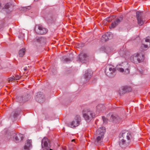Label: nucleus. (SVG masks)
<instances>
[{"label": "nucleus", "instance_id": "nucleus-1", "mask_svg": "<svg viewBox=\"0 0 150 150\" xmlns=\"http://www.w3.org/2000/svg\"><path fill=\"white\" fill-rule=\"evenodd\" d=\"M131 136L130 133L125 130H123L119 135V145L122 148H125L127 145L126 139L129 140Z\"/></svg>", "mask_w": 150, "mask_h": 150}, {"label": "nucleus", "instance_id": "nucleus-2", "mask_svg": "<svg viewBox=\"0 0 150 150\" xmlns=\"http://www.w3.org/2000/svg\"><path fill=\"white\" fill-rule=\"evenodd\" d=\"M105 131V128L104 127H100L96 131L95 133V136L96 138L95 141V142L96 143L100 144L103 142Z\"/></svg>", "mask_w": 150, "mask_h": 150}, {"label": "nucleus", "instance_id": "nucleus-3", "mask_svg": "<svg viewBox=\"0 0 150 150\" xmlns=\"http://www.w3.org/2000/svg\"><path fill=\"white\" fill-rule=\"evenodd\" d=\"M83 115L87 122H90L95 116V114L90 109H86L83 111Z\"/></svg>", "mask_w": 150, "mask_h": 150}, {"label": "nucleus", "instance_id": "nucleus-4", "mask_svg": "<svg viewBox=\"0 0 150 150\" xmlns=\"http://www.w3.org/2000/svg\"><path fill=\"white\" fill-rule=\"evenodd\" d=\"M116 69L114 67L111 65H108L105 69L106 75L109 77H114L116 75Z\"/></svg>", "mask_w": 150, "mask_h": 150}, {"label": "nucleus", "instance_id": "nucleus-5", "mask_svg": "<svg viewBox=\"0 0 150 150\" xmlns=\"http://www.w3.org/2000/svg\"><path fill=\"white\" fill-rule=\"evenodd\" d=\"M81 121V117L79 115H76L74 120L69 124V126L71 128L75 127L78 126Z\"/></svg>", "mask_w": 150, "mask_h": 150}, {"label": "nucleus", "instance_id": "nucleus-6", "mask_svg": "<svg viewBox=\"0 0 150 150\" xmlns=\"http://www.w3.org/2000/svg\"><path fill=\"white\" fill-rule=\"evenodd\" d=\"M35 30L37 34L40 35L45 34L47 31V29L43 28L40 25H36L35 27Z\"/></svg>", "mask_w": 150, "mask_h": 150}, {"label": "nucleus", "instance_id": "nucleus-7", "mask_svg": "<svg viewBox=\"0 0 150 150\" xmlns=\"http://www.w3.org/2000/svg\"><path fill=\"white\" fill-rule=\"evenodd\" d=\"M49 141L47 138L44 137L42 140V147L43 150H53L50 149V146L49 145Z\"/></svg>", "mask_w": 150, "mask_h": 150}, {"label": "nucleus", "instance_id": "nucleus-8", "mask_svg": "<svg viewBox=\"0 0 150 150\" xmlns=\"http://www.w3.org/2000/svg\"><path fill=\"white\" fill-rule=\"evenodd\" d=\"M136 17L138 21V24L140 25H142L144 23L145 19L143 16V13L139 11L136 12Z\"/></svg>", "mask_w": 150, "mask_h": 150}, {"label": "nucleus", "instance_id": "nucleus-9", "mask_svg": "<svg viewBox=\"0 0 150 150\" xmlns=\"http://www.w3.org/2000/svg\"><path fill=\"white\" fill-rule=\"evenodd\" d=\"M130 59L132 62L135 64L140 62L141 60L140 55L138 53L134 54L131 57Z\"/></svg>", "mask_w": 150, "mask_h": 150}, {"label": "nucleus", "instance_id": "nucleus-10", "mask_svg": "<svg viewBox=\"0 0 150 150\" xmlns=\"http://www.w3.org/2000/svg\"><path fill=\"white\" fill-rule=\"evenodd\" d=\"M131 90V88L130 87L128 86H122L120 89L119 91V93L120 95H122L126 93H128L130 92Z\"/></svg>", "mask_w": 150, "mask_h": 150}, {"label": "nucleus", "instance_id": "nucleus-11", "mask_svg": "<svg viewBox=\"0 0 150 150\" xmlns=\"http://www.w3.org/2000/svg\"><path fill=\"white\" fill-rule=\"evenodd\" d=\"M113 37V34L111 33L110 32H107L102 35L101 38V40L102 42H105L109 39H112Z\"/></svg>", "mask_w": 150, "mask_h": 150}, {"label": "nucleus", "instance_id": "nucleus-12", "mask_svg": "<svg viewBox=\"0 0 150 150\" xmlns=\"http://www.w3.org/2000/svg\"><path fill=\"white\" fill-rule=\"evenodd\" d=\"M35 99L38 102L42 103L45 100V96L42 92H38L35 97Z\"/></svg>", "mask_w": 150, "mask_h": 150}, {"label": "nucleus", "instance_id": "nucleus-13", "mask_svg": "<svg viewBox=\"0 0 150 150\" xmlns=\"http://www.w3.org/2000/svg\"><path fill=\"white\" fill-rule=\"evenodd\" d=\"M123 18V16L122 15L117 18L115 21L112 23L111 27L112 28H114L122 20Z\"/></svg>", "mask_w": 150, "mask_h": 150}, {"label": "nucleus", "instance_id": "nucleus-14", "mask_svg": "<svg viewBox=\"0 0 150 150\" xmlns=\"http://www.w3.org/2000/svg\"><path fill=\"white\" fill-rule=\"evenodd\" d=\"M145 42H148V43L146 44H142L140 48V50L141 51L146 50L150 46V42L149 39H145Z\"/></svg>", "mask_w": 150, "mask_h": 150}, {"label": "nucleus", "instance_id": "nucleus-15", "mask_svg": "<svg viewBox=\"0 0 150 150\" xmlns=\"http://www.w3.org/2000/svg\"><path fill=\"white\" fill-rule=\"evenodd\" d=\"M88 59L87 55L84 53H81L79 56V60L82 63H85Z\"/></svg>", "mask_w": 150, "mask_h": 150}, {"label": "nucleus", "instance_id": "nucleus-16", "mask_svg": "<svg viewBox=\"0 0 150 150\" xmlns=\"http://www.w3.org/2000/svg\"><path fill=\"white\" fill-rule=\"evenodd\" d=\"M92 71L90 69L87 70L84 75V78L86 80L89 79L92 76Z\"/></svg>", "mask_w": 150, "mask_h": 150}, {"label": "nucleus", "instance_id": "nucleus-17", "mask_svg": "<svg viewBox=\"0 0 150 150\" xmlns=\"http://www.w3.org/2000/svg\"><path fill=\"white\" fill-rule=\"evenodd\" d=\"M31 140H28L25 143V146L24 148V150H29L30 148L32 146Z\"/></svg>", "mask_w": 150, "mask_h": 150}, {"label": "nucleus", "instance_id": "nucleus-18", "mask_svg": "<svg viewBox=\"0 0 150 150\" xmlns=\"http://www.w3.org/2000/svg\"><path fill=\"white\" fill-rule=\"evenodd\" d=\"M14 138L15 140L17 142L21 141L23 139V135L21 134H15L14 136Z\"/></svg>", "mask_w": 150, "mask_h": 150}, {"label": "nucleus", "instance_id": "nucleus-19", "mask_svg": "<svg viewBox=\"0 0 150 150\" xmlns=\"http://www.w3.org/2000/svg\"><path fill=\"white\" fill-rule=\"evenodd\" d=\"M108 118H110V120L112 121H115L118 119V117L115 115L109 113L107 115Z\"/></svg>", "mask_w": 150, "mask_h": 150}, {"label": "nucleus", "instance_id": "nucleus-20", "mask_svg": "<svg viewBox=\"0 0 150 150\" xmlns=\"http://www.w3.org/2000/svg\"><path fill=\"white\" fill-rule=\"evenodd\" d=\"M105 109L104 106L102 104L98 105L96 106V110L99 112H102Z\"/></svg>", "mask_w": 150, "mask_h": 150}, {"label": "nucleus", "instance_id": "nucleus-21", "mask_svg": "<svg viewBox=\"0 0 150 150\" xmlns=\"http://www.w3.org/2000/svg\"><path fill=\"white\" fill-rule=\"evenodd\" d=\"M35 40V41H37L40 44L43 43H45V39L42 37H37Z\"/></svg>", "mask_w": 150, "mask_h": 150}, {"label": "nucleus", "instance_id": "nucleus-22", "mask_svg": "<svg viewBox=\"0 0 150 150\" xmlns=\"http://www.w3.org/2000/svg\"><path fill=\"white\" fill-rule=\"evenodd\" d=\"M124 69V74H128L129 73V65L127 62H125V67Z\"/></svg>", "mask_w": 150, "mask_h": 150}, {"label": "nucleus", "instance_id": "nucleus-23", "mask_svg": "<svg viewBox=\"0 0 150 150\" xmlns=\"http://www.w3.org/2000/svg\"><path fill=\"white\" fill-rule=\"evenodd\" d=\"M13 6L11 4L8 3L4 6V8L5 9H8V11H11L12 10Z\"/></svg>", "mask_w": 150, "mask_h": 150}, {"label": "nucleus", "instance_id": "nucleus-24", "mask_svg": "<svg viewBox=\"0 0 150 150\" xmlns=\"http://www.w3.org/2000/svg\"><path fill=\"white\" fill-rule=\"evenodd\" d=\"M24 102L28 101L30 98V96L27 93H25L23 96Z\"/></svg>", "mask_w": 150, "mask_h": 150}, {"label": "nucleus", "instance_id": "nucleus-25", "mask_svg": "<svg viewBox=\"0 0 150 150\" xmlns=\"http://www.w3.org/2000/svg\"><path fill=\"white\" fill-rule=\"evenodd\" d=\"M25 49L24 48H22L18 52L19 56L21 57H23L25 54Z\"/></svg>", "mask_w": 150, "mask_h": 150}, {"label": "nucleus", "instance_id": "nucleus-26", "mask_svg": "<svg viewBox=\"0 0 150 150\" xmlns=\"http://www.w3.org/2000/svg\"><path fill=\"white\" fill-rule=\"evenodd\" d=\"M16 100L17 102H18L21 103L24 102L23 96L16 97Z\"/></svg>", "mask_w": 150, "mask_h": 150}, {"label": "nucleus", "instance_id": "nucleus-27", "mask_svg": "<svg viewBox=\"0 0 150 150\" xmlns=\"http://www.w3.org/2000/svg\"><path fill=\"white\" fill-rule=\"evenodd\" d=\"M116 69L118 71L121 72H124V69L121 67V66L120 65L117 66Z\"/></svg>", "mask_w": 150, "mask_h": 150}, {"label": "nucleus", "instance_id": "nucleus-28", "mask_svg": "<svg viewBox=\"0 0 150 150\" xmlns=\"http://www.w3.org/2000/svg\"><path fill=\"white\" fill-rule=\"evenodd\" d=\"M30 6H28L27 7H22L21 10L23 11H26L27 10L30 9Z\"/></svg>", "mask_w": 150, "mask_h": 150}, {"label": "nucleus", "instance_id": "nucleus-29", "mask_svg": "<svg viewBox=\"0 0 150 150\" xmlns=\"http://www.w3.org/2000/svg\"><path fill=\"white\" fill-rule=\"evenodd\" d=\"M115 18V17L114 16H110L106 19V21L108 22H110Z\"/></svg>", "mask_w": 150, "mask_h": 150}, {"label": "nucleus", "instance_id": "nucleus-30", "mask_svg": "<svg viewBox=\"0 0 150 150\" xmlns=\"http://www.w3.org/2000/svg\"><path fill=\"white\" fill-rule=\"evenodd\" d=\"M12 115H13V117L14 118L17 117L18 114L15 111H13L12 113Z\"/></svg>", "mask_w": 150, "mask_h": 150}, {"label": "nucleus", "instance_id": "nucleus-31", "mask_svg": "<svg viewBox=\"0 0 150 150\" xmlns=\"http://www.w3.org/2000/svg\"><path fill=\"white\" fill-rule=\"evenodd\" d=\"M14 80H19L20 79L21 77L18 75H16L15 76H14Z\"/></svg>", "mask_w": 150, "mask_h": 150}, {"label": "nucleus", "instance_id": "nucleus-32", "mask_svg": "<svg viewBox=\"0 0 150 150\" xmlns=\"http://www.w3.org/2000/svg\"><path fill=\"white\" fill-rule=\"evenodd\" d=\"M102 119L103 120V121L104 123H105V124L107 123V119H106V118L105 117H104V116H103L102 117Z\"/></svg>", "mask_w": 150, "mask_h": 150}, {"label": "nucleus", "instance_id": "nucleus-33", "mask_svg": "<svg viewBox=\"0 0 150 150\" xmlns=\"http://www.w3.org/2000/svg\"><path fill=\"white\" fill-rule=\"evenodd\" d=\"M14 76H13L9 78L8 79V81H12L13 80H14Z\"/></svg>", "mask_w": 150, "mask_h": 150}, {"label": "nucleus", "instance_id": "nucleus-34", "mask_svg": "<svg viewBox=\"0 0 150 150\" xmlns=\"http://www.w3.org/2000/svg\"><path fill=\"white\" fill-rule=\"evenodd\" d=\"M120 65L121 66V67H122V68L124 69L125 67V62L122 63Z\"/></svg>", "mask_w": 150, "mask_h": 150}, {"label": "nucleus", "instance_id": "nucleus-35", "mask_svg": "<svg viewBox=\"0 0 150 150\" xmlns=\"http://www.w3.org/2000/svg\"><path fill=\"white\" fill-rule=\"evenodd\" d=\"M65 60L66 62H68L69 61H70V60L68 58H66L65 59Z\"/></svg>", "mask_w": 150, "mask_h": 150}, {"label": "nucleus", "instance_id": "nucleus-36", "mask_svg": "<svg viewBox=\"0 0 150 150\" xmlns=\"http://www.w3.org/2000/svg\"><path fill=\"white\" fill-rule=\"evenodd\" d=\"M24 70L25 71L27 70V67H25V68H24Z\"/></svg>", "mask_w": 150, "mask_h": 150}, {"label": "nucleus", "instance_id": "nucleus-37", "mask_svg": "<svg viewBox=\"0 0 150 150\" xmlns=\"http://www.w3.org/2000/svg\"><path fill=\"white\" fill-rule=\"evenodd\" d=\"M1 3H0V8H1Z\"/></svg>", "mask_w": 150, "mask_h": 150}, {"label": "nucleus", "instance_id": "nucleus-38", "mask_svg": "<svg viewBox=\"0 0 150 150\" xmlns=\"http://www.w3.org/2000/svg\"><path fill=\"white\" fill-rule=\"evenodd\" d=\"M75 139H73L72 140V141L73 142V141H75Z\"/></svg>", "mask_w": 150, "mask_h": 150}, {"label": "nucleus", "instance_id": "nucleus-39", "mask_svg": "<svg viewBox=\"0 0 150 150\" xmlns=\"http://www.w3.org/2000/svg\"><path fill=\"white\" fill-rule=\"evenodd\" d=\"M38 0H35V1H38Z\"/></svg>", "mask_w": 150, "mask_h": 150}, {"label": "nucleus", "instance_id": "nucleus-40", "mask_svg": "<svg viewBox=\"0 0 150 150\" xmlns=\"http://www.w3.org/2000/svg\"><path fill=\"white\" fill-rule=\"evenodd\" d=\"M12 117V116H11H11H10V117Z\"/></svg>", "mask_w": 150, "mask_h": 150}]
</instances>
